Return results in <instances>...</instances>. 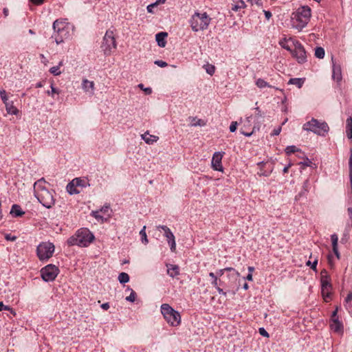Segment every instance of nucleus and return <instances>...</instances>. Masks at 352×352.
I'll return each instance as SVG.
<instances>
[{"mask_svg": "<svg viewBox=\"0 0 352 352\" xmlns=\"http://www.w3.org/2000/svg\"><path fill=\"white\" fill-rule=\"evenodd\" d=\"M278 43L283 48L290 52L299 64H303L307 61L306 51L303 45L294 38L283 35Z\"/></svg>", "mask_w": 352, "mask_h": 352, "instance_id": "1", "label": "nucleus"}, {"mask_svg": "<svg viewBox=\"0 0 352 352\" xmlns=\"http://www.w3.org/2000/svg\"><path fill=\"white\" fill-rule=\"evenodd\" d=\"M43 178L34 184V193L38 201L45 208H50L54 205L55 199L52 193L47 188Z\"/></svg>", "mask_w": 352, "mask_h": 352, "instance_id": "2", "label": "nucleus"}, {"mask_svg": "<svg viewBox=\"0 0 352 352\" xmlns=\"http://www.w3.org/2000/svg\"><path fill=\"white\" fill-rule=\"evenodd\" d=\"M94 239V234L87 228H80L74 235L68 239L67 244L70 246L78 245L80 247H87Z\"/></svg>", "mask_w": 352, "mask_h": 352, "instance_id": "3", "label": "nucleus"}, {"mask_svg": "<svg viewBox=\"0 0 352 352\" xmlns=\"http://www.w3.org/2000/svg\"><path fill=\"white\" fill-rule=\"evenodd\" d=\"M311 17V9L308 6L298 8L292 14V27L298 31L302 30L309 23Z\"/></svg>", "mask_w": 352, "mask_h": 352, "instance_id": "4", "label": "nucleus"}, {"mask_svg": "<svg viewBox=\"0 0 352 352\" xmlns=\"http://www.w3.org/2000/svg\"><path fill=\"white\" fill-rule=\"evenodd\" d=\"M53 29L54 33L52 38H54L55 42L58 45L70 36L71 27L69 23L65 21L56 20L53 23Z\"/></svg>", "mask_w": 352, "mask_h": 352, "instance_id": "5", "label": "nucleus"}, {"mask_svg": "<svg viewBox=\"0 0 352 352\" xmlns=\"http://www.w3.org/2000/svg\"><path fill=\"white\" fill-rule=\"evenodd\" d=\"M211 18L206 12H195L189 20V23L192 31L198 32L208 28Z\"/></svg>", "mask_w": 352, "mask_h": 352, "instance_id": "6", "label": "nucleus"}, {"mask_svg": "<svg viewBox=\"0 0 352 352\" xmlns=\"http://www.w3.org/2000/svg\"><path fill=\"white\" fill-rule=\"evenodd\" d=\"M161 313L165 320L170 326L177 327L181 323L179 313L173 309L168 304L164 303L161 305Z\"/></svg>", "mask_w": 352, "mask_h": 352, "instance_id": "7", "label": "nucleus"}, {"mask_svg": "<svg viewBox=\"0 0 352 352\" xmlns=\"http://www.w3.org/2000/svg\"><path fill=\"white\" fill-rule=\"evenodd\" d=\"M302 128L304 130L311 131L322 136H324L329 130V126L325 122H320L314 118L304 124Z\"/></svg>", "mask_w": 352, "mask_h": 352, "instance_id": "8", "label": "nucleus"}, {"mask_svg": "<svg viewBox=\"0 0 352 352\" xmlns=\"http://www.w3.org/2000/svg\"><path fill=\"white\" fill-rule=\"evenodd\" d=\"M117 44L114 36V33L112 30H109L103 38V41L101 45L104 53L106 55H109L113 50L116 49Z\"/></svg>", "mask_w": 352, "mask_h": 352, "instance_id": "9", "label": "nucleus"}, {"mask_svg": "<svg viewBox=\"0 0 352 352\" xmlns=\"http://www.w3.org/2000/svg\"><path fill=\"white\" fill-rule=\"evenodd\" d=\"M36 250L40 260H48L54 252V245L50 242H43L38 245Z\"/></svg>", "mask_w": 352, "mask_h": 352, "instance_id": "10", "label": "nucleus"}, {"mask_svg": "<svg viewBox=\"0 0 352 352\" xmlns=\"http://www.w3.org/2000/svg\"><path fill=\"white\" fill-rule=\"evenodd\" d=\"M88 180L85 178H75L67 185V190L70 195L78 194L80 189L89 186Z\"/></svg>", "mask_w": 352, "mask_h": 352, "instance_id": "11", "label": "nucleus"}, {"mask_svg": "<svg viewBox=\"0 0 352 352\" xmlns=\"http://www.w3.org/2000/svg\"><path fill=\"white\" fill-rule=\"evenodd\" d=\"M41 276L45 281H52L58 275V269L54 265H48L42 268Z\"/></svg>", "mask_w": 352, "mask_h": 352, "instance_id": "12", "label": "nucleus"}, {"mask_svg": "<svg viewBox=\"0 0 352 352\" xmlns=\"http://www.w3.org/2000/svg\"><path fill=\"white\" fill-rule=\"evenodd\" d=\"M157 229H162L164 234V236L166 238L168 243L170 245L171 252H175L176 250V243L175 238L173 233L171 232L170 228L166 226H158Z\"/></svg>", "mask_w": 352, "mask_h": 352, "instance_id": "13", "label": "nucleus"}, {"mask_svg": "<svg viewBox=\"0 0 352 352\" xmlns=\"http://www.w3.org/2000/svg\"><path fill=\"white\" fill-rule=\"evenodd\" d=\"M321 289H332L331 277L328 272L323 269L320 272Z\"/></svg>", "mask_w": 352, "mask_h": 352, "instance_id": "14", "label": "nucleus"}, {"mask_svg": "<svg viewBox=\"0 0 352 352\" xmlns=\"http://www.w3.org/2000/svg\"><path fill=\"white\" fill-rule=\"evenodd\" d=\"M82 88L85 92L88 93L92 96L94 94L95 84L94 81H90L87 79H83L82 82Z\"/></svg>", "mask_w": 352, "mask_h": 352, "instance_id": "15", "label": "nucleus"}, {"mask_svg": "<svg viewBox=\"0 0 352 352\" xmlns=\"http://www.w3.org/2000/svg\"><path fill=\"white\" fill-rule=\"evenodd\" d=\"M251 119H252V117H248L243 122V126L241 128V133H242V134L245 135V136H250L254 133V128L252 129L251 127H250Z\"/></svg>", "mask_w": 352, "mask_h": 352, "instance_id": "16", "label": "nucleus"}, {"mask_svg": "<svg viewBox=\"0 0 352 352\" xmlns=\"http://www.w3.org/2000/svg\"><path fill=\"white\" fill-rule=\"evenodd\" d=\"M222 156L223 155H212L211 164L214 170L221 172L223 171V166L221 164Z\"/></svg>", "mask_w": 352, "mask_h": 352, "instance_id": "17", "label": "nucleus"}, {"mask_svg": "<svg viewBox=\"0 0 352 352\" xmlns=\"http://www.w3.org/2000/svg\"><path fill=\"white\" fill-rule=\"evenodd\" d=\"M168 36V33L165 32H161L155 35V40L157 45L161 47H164L166 44V38Z\"/></svg>", "mask_w": 352, "mask_h": 352, "instance_id": "18", "label": "nucleus"}, {"mask_svg": "<svg viewBox=\"0 0 352 352\" xmlns=\"http://www.w3.org/2000/svg\"><path fill=\"white\" fill-rule=\"evenodd\" d=\"M167 274L172 278H175L179 274V267L177 265L166 264Z\"/></svg>", "mask_w": 352, "mask_h": 352, "instance_id": "19", "label": "nucleus"}, {"mask_svg": "<svg viewBox=\"0 0 352 352\" xmlns=\"http://www.w3.org/2000/svg\"><path fill=\"white\" fill-rule=\"evenodd\" d=\"M330 327L331 330L337 333H343V324L339 320H331Z\"/></svg>", "mask_w": 352, "mask_h": 352, "instance_id": "20", "label": "nucleus"}, {"mask_svg": "<svg viewBox=\"0 0 352 352\" xmlns=\"http://www.w3.org/2000/svg\"><path fill=\"white\" fill-rule=\"evenodd\" d=\"M331 242H332L333 251L335 255L336 256V257L339 259L340 258V252H339L338 248V235L336 234H331Z\"/></svg>", "mask_w": 352, "mask_h": 352, "instance_id": "21", "label": "nucleus"}, {"mask_svg": "<svg viewBox=\"0 0 352 352\" xmlns=\"http://www.w3.org/2000/svg\"><path fill=\"white\" fill-rule=\"evenodd\" d=\"M142 138L145 141L146 143L151 144L157 141L159 138L157 136L151 135L148 132H145L142 135Z\"/></svg>", "mask_w": 352, "mask_h": 352, "instance_id": "22", "label": "nucleus"}, {"mask_svg": "<svg viewBox=\"0 0 352 352\" xmlns=\"http://www.w3.org/2000/svg\"><path fill=\"white\" fill-rule=\"evenodd\" d=\"M6 111L8 113L12 115H17L19 113L18 109L14 105L12 101H10L9 102L5 104Z\"/></svg>", "mask_w": 352, "mask_h": 352, "instance_id": "23", "label": "nucleus"}, {"mask_svg": "<svg viewBox=\"0 0 352 352\" xmlns=\"http://www.w3.org/2000/svg\"><path fill=\"white\" fill-rule=\"evenodd\" d=\"M346 134L349 139L352 138V116L346 120Z\"/></svg>", "mask_w": 352, "mask_h": 352, "instance_id": "24", "label": "nucleus"}, {"mask_svg": "<svg viewBox=\"0 0 352 352\" xmlns=\"http://www.w3.org/2000/svg\"><path fill=\"white\" fill-rule=\"evenodd\" d=\"M10 214L14 217H21L24 214V212L21 210V208L19 205L14 204L12 206Z\"/></svg>", "mask_w": 352, "mask_h": 352, "instance_id": "25", "label": "nucleus"}, {"mask_svg": "<svg viewBox=\"0 0 352 352\" xmlns=\"http://www.w3.org/2000/svg\"><path fill=\"white\" fill-rule=\"evenodd\" d=\"M304 82H305V78H291L289 80L288 84L294 85L297 87L300 88V87H302Z\"/></svg>", "mask_w": 352, "mask_h": 352, "instance_id": "26", "label": "nucleus"}, {"mask_svg": "<svg viewBox=\"0 0 352 352\" xmlns=\"http://www.w3.org/2000/svg\"><path fill=\"white\" fill-rule=\"evenodd\" d=\"M332 289H321L322 298L325 302H329L331 300Z\"/></svg>", "mask_w": 352, "mask_h": 352, "instance_id": "27", "label": "nucleus"}, {"mask_svg": "<svg viewBox=\"0 0 352 352\" xmlns=\"http://www.w3.org/2000/svg\"><path fill=\"white\" fill-rule=\"evenodd\" d=\"M118 280L120 283H126L129 281V276L127 273L121 272L118 276Z\"/></svg>", "mask_w": 352, "mask_h": 352, "instance_id": "28", "label": "nucleus"}, {"mask_svg": "<svg viewBox=\"0 0 352 352\" xmlns=\"http://www.w3.org/2000/svg\"><path fill=\"white\" fill-rule=\"evenodd\" d=\"M223 270H225V271L232 272V273L229 275V276L230 277V278H232L234 280H236L237 279V278L239 276V273L232 267H226V268H224Z\"/></svg>", "mask_w": 352, "mask_h": 352, "instance_id": "29", "label": "nucleus"}, {"mask_svg": "<svg viewBox=\"0 0 352 352\" xmlns=\"http://www.w3.org/2000/svg\"><path fill=\"white\" fill-rule=\"evenodd\" d=\"M62 65H63V63L60 62L58 65L51 67L50 69V73L54 74V76L60 75L61 74L60 68V66H62Z\"/></svg>", "mask_w": 352, "mask_h": 352, "instance_id": "30", "label": "nucleus"}, {"mask_svg": "<svg viewBox=\"0 0 352 352\" xmlns=\"http://www.w3.org/2000/svg\"><path fill=\"white\" fill-rule=\"evenodd\" d=\"M256 85L259 88H264L266 87H271L272 86L270 85L265 80H264L262 78H258L256 80Z\"/></svg>", "mask_w": 352, "mask_h": 352, "instance_id": "31", "label": "nucleus"}, {"mask_svg": "<svg viewBox=\"0 0 352 352\" xmlns=\"http://www.w3.org/2000/svg\"><path fill=\"white\" fill-rule=\"evenodd\" d=\"M315 56L318 58H323L324 56V50L321 47H318L315 50Z\"/></svg>", "mask_w": 352, "mask_h": 352, "instance_id": "32", "label": "nucleus"}, {"mask_svg": "<svg viewBox=\"0 0 352 352\" xmlns=\"http://www.w3.org/2000/svg\"><path fill=\"white\" fill-rule=\"evenodd\" d=\"M298 152H300V150L296 146H289L285 148L286 154H292Z\"/></svg>", "mask_w": 352, "mask_h": 352, "instance_id": "33", "label": "nucleus"}, {"mask_svg": "<svg viewBox=\"0 0 352 352\" xmlns=\"http://www.w3.org/2000/svg\"><path fill=\"white\" fill-rule=\"evenodd\" d=\"M204 69H206V72L210 74L213 75L215 72V67L212 65L206 64L204 65Z\"/></svg>", "mask_w": 352, "mask_h": 352, "instance_id": "34", "label": "nucleus"}, {"mask_svg": "<svg viewBox=\"0 0 352 352\" xmlns=\"http://www.w3.org/2000/svg\"><path fill=\"white\" fill-rule=\"evenodd\" d=\"M140 234L142 237V243H144L145 244L148 243V241L147 239L146 233V226H143L142 229L140 232Z\"/></svg>", "mask_w": 352, "mask_h": 352, "instance_id": "35", "label": "nucleus"}, {"mask_svg": "<svg viewBox=\"0 0 352 352\" xmlns=\"http://www.w3.org/2000/svg\"><path fill=\"white\" fill-rule=\"evenodd\" d=\"M192 126H204L205 125V122L201 119H197V118H193L192 119V122L190 123Z\"/></svg>", "mask_w": 352, "mask_h": 352, "instance_id": "36", "label": "nucleus"}, {"mask_svg": "<svg viewBox=\"0 0 352 352\" xmlns=\"http://www.w3.org/2000/svg\"><path fill=\"white\" fill-rule=\"evenodd\" d=\"M333 78L334 79H336L337 81H339L341 80V72L340 68H333Z\"/></svg>", "mask_w": 352, "mask_h": 352, "instance_id": "37", "label": "nucleus"}, {"mask_svg": "<svg viewBox=\"0 0 352 352\" xmlns=\"http://www.w3.org/2000/svg\"><path fill=\"white\" fill-rule=\"evenodd\" d=\"M0 97L5 104L10 102L6 90L3 89L0 91Z\"/></svg>", "mask_w": 352, "mask_h": 352, "instance_id": "38", "label": "nucleus"}, {"mask_svg": "<svg viewBox=\"0 0 352 352\" xmlns=\"http://www.w3.org/2000/svg\"><path fill=\"white\" fill-rule=\"evenodd\" d=\"M349 179H350L351 192L352 193V155H350V158L349 160Z\"/></svg>", "mask_w": 352, "mask_h": 352, "instance_id": "39", "label": "nucleus"}, {"mask_svg": "<svg viewBox=\"0 0 352 352\" xmlns=\"http://www.w3.org/2000/svg\"><path fill=\"white\" fill-rule=\"evenodd\" d=\"M209 276L212 278V285L214 287H217V286L219 285H218V277H217V276H216V274L214 273H213V272H210L209 273Z\"/></svg>", "mask_w": 352, "mask_h": 352, "instance_id": "40", "label": "nucleus"}, {"mask_svg": "<svg viewBox=\"0 0 352 352\" xmlns=\"http://www.w3.org/2000/svg\"><path fill=\"white\" fill-rule=\"evenodd\" d=\"M3 310L10 311V312L12 314H14V315L16 314L15 311L12 308H10L9 306L4 305L3 302H0V311H1Z\"/></svg>", "mask_w": 352, "mask_h": 352, "instance_id": "41", "label": "nucleus"}, {"mask_svg": "<svg viewBox=\"0 0 352 352\" xmlns=\"http://www.w3.org/2000/svg\"><path fill=\"white\" fill-rule=\"evenodd\" d=\"M245 3L243 1H240V2H238L237 4L234 5L232 8V10L236 12L238 11L239 10L245 7Z\"/></svg>", "mask_w": 352, "mask_h": 352, "instance_id": "42", "label": "nucleus"}, {"mask_svg": "<svg viewBox=\"0 0 352 352\" xmlns=\"http://www.w3.org/2000/svg\"><path fill=\"white\" fill-rule=\"evenodd\" d=\"M135 298H136V293L133 290H131L130 295L126 298V300L127 301L133 302L135 300Z\"/></svg>", "mask_w": 352, "mask_h": 352, "instance_id": "43", "label": "nucleus"}, {"mask_svg": "<svg viewBox=\"0 0 352 352\" xmlns=\"http://www.w3.org/2000/svg\"><path fill=\"white\" fill-rule=\"evenodd\" d=\"M138 87L143 90L146 95H150L152 93V89L151 87L144 88L142 84H139Z\"/></svg>", "mask_w": 352, "mask_h": 352, "instance_id": "44", "label": "nucleus"}, {"mask_svg": "<svg viewBox=\"0 0 352 352\" xmlns=\"http://www.w3.org/2000/svg\"><path fill=\"white\" fill-rule=\"evenodd\" d=\"M92 216H94L98 221H104V218L102 216L99 214V211H92Z\"/></svg>", "mask_w": 352, "mask_h": 352, "instance_id": "45", "label": "nucleus"}, {"mask_svg": "<svg viewBox=\"0 0 352 352\" xmlns=\"http://www.w3.org/2000/svg\"><path fill=\"white\" fill-rule=\"evenodd\" d=\"M317 263H318V261L317 260H315L313 263H311L310 261H308L307 262L306 265H308V266H310L312 270H316Z\"/></svg>", "mask_w": 352, "mask_h": 352, "instance_id": "46", "label": "nucleus"}, {"mask_svg": "<svg viewBox=\"0 0 352 352\" xmlns=\"http://www.w3.org/2000/svg\"><path fill=\"white\" fill-rule=\"evenodd\" d=\"M338 307H337L335 311L331 314V321L334 320H339L338 316Z\"/></svg>", "mask_w": 352, "mask_h": 352, "instance_id": "47", "label": "nucleus"}, {"mask_svg": "<svg viewBox=\"0 0 352 352\" xmlns=\"http://www.w3.org/2000/svg\"><path fill=\"white\" fill-rule=\"evenodd\" d=\"M259 333L266 338L269 337V333L266 331V330L263 327H261L258 329Z\"/></svg>", "mask_w": 352, "mask_h": 352, "instance_id": "48", "label": "nucleus"}, {"mask_svg": "<svg viewBox=\"0 0 352 352\" xmlns=\"http://www.w3.org/2000/svg\"><path fill=\"white\" fill-rule=\"evenodd\" d=\"M300 164H302L304 166H311L313 164L312 162L308 158L304 160V161L300 162Z\"/></svg>", "mask_w": 352, "mask_h": 352, "instance_id": "49", "label": "nucleus"}, {"mask_svg": "<svg viewBox=\"0 0 352 352\" xmlns=\"http://www.w3.org/2000/svg\"><path fill=\"white\" fill-rule=\"evenodd\" d=\"M155 64L160 67H165L168 65V64L163 60H155Z\"/></svg>", "mask_w": 352, "mask_h": 352, "instance_id": "50", "label": "nucleus"}, {"mask_svg": "<svg viewBox=\"0 0 352 352\" xmlns=\"http://www.w3.org/2000/svg\"><path fill=\"white\" fill-rule=\"evenodd\" d=\"M109 209H110V207L109 205H106V206H104L103 207H102L100 210V212L105 214V213H108L109 211Z\"/></svg>", "mask_w": 352, "mask_h": 352, "instance_id": "51", "label": "nucleus"}, {"mask_svg": "<svg viewBox=\"0 0 352 352\" xmlns=\"http://www.w3.org/2000/svg\"><path fill=\"white\" fill-rule=\"evenodd\" d=\"M237 126V122H232L230 126V131L231 132H234L236 129Z\"/></svg>", "mask_w": 352, "mask_h": 352, "instance_id": "52", "label": "nucleus"}, {"mask_svg": "<svg viewBox=\"0 0 352 352\" xmlns=\"http://www.w3.org/2000/svg\"><path fill=\"white\" fill-rule=\"evenodd\" d=\"M5 239L7 240V241H14L16 239V236H12L11 234H6L5 236Z\"/></svg>", "mask_w": 352, "mask_h": 352, "instance_id": "53", "label": "nucleus"}, {"mask_svg": "<svg viewBox=\"0 0 352 352\" xmlns=\"http://www.w3.org/2000/svg\"><path fill=\"white\" fill-rule=\"evenodd\" d=\"M157 6V3H153L147 6V11L150 13H153V9Z\"/></svg>", "mask_w": 352, "mask_h": 352, "instance_id": "54", "label": "nucleus"}, {"mask_svg": "<svg viewBox=\"0 0 352 352\" xmlns=\"http://www.w3.org/2000/svg\"><path fill=\"white\" fill-rule=\"evenodd\" d=\"M52 89V96L54 97V94H59L60 91L56 88H55L52 85H51Z\"/></svg>", "mask_w": 352, "mask_h": 352, "instance_id": "55", "label": "nucleus"}, {"mask_svg": "<svg viewBox=\"0 0 352 352\" xmlns=\"http://www.w3.org/2000/svg\"><path fill=\"white\" fill-rule=\"evenodd\" d=\"M265 18L269 20L272 17V13L268 10H263Z\"/></svg>", "mask_w": 352, "mask_h": 352, "instance_id": "56", "label": "nucleus"}, {"mask_svg": "<svg viewBox=\"0 0 352 352\" xmlns=\"http://www.w3.org/2000/svg\"><path fill=\"white\" fill-rule=\"evenodd\" d=\"M34 4L41 5L42 4L45 0H30Z\"/></svg>", "mask_w": 352, "mask_h": 352, "instance_id": "57", "label": "nucleus"}, {"mask_svg": "<svg viewBox=\"0 0 352 352\" xmlns=\"http://www.w3.org/2000/svg\"><path fill=\"white\" fill-rule=\"evenodd\" d=\"M215 288L218 291L219 294H222L223 296H226V292H223V290L221 288H220L219 285L217 286V287Z\"/></svg>", "mask_w": 352, "mask_h": 352, "instance_id": "58", "label": "nucleus"}, {"mask_svg": "<svg viewBox=\"0 0 352 352\" xmlns=\"http://www.w3.org/2000/svg\"><path fill=\"white\" fill-rule=\"evenodd\" d=\"M224 272H225V270H223V269L219 270L216 272V276H217V277L221 276L223 274Z\"/></svg>", "mask_w": 352, "mask_h": 352, "instance_id": "59", "label": "nucleus"}, {"mask_svg": "<svg viewBox=\"0 0 352 352\" xmlns=\"http://www.w3.org/2000/svg\"><path fill=\"white\" fill-rule=\"evenodd\" d=\"M348 238H349V234L348 233L344 234V236L341 239L342 242H346L348 240Z\"/></svg>", "mask_w": 352, "mask_h": 352, "instance_id": "60", "label": "nucleus"}, {"mask_svg": "<svg viewBox=\"0 0 352 352\" xmlns=\"http://www.w3.org/2000/svg\"><path fill=\"white\" fill-rule=\"evenodd\" d=\"M101 307L104 310H107L109 308V305L108 302H105L101 305Z\"/></svg>", "mask_w": 352, "mask_h": 352, "instance_id": "61", "label": "nucleus"}, {"mask_svg": "<svg viewBox=\"0 0 352 352\" xmlns=\"http://www.w3.org/2000/svg\"><path fill=\"white\" fill-rule=\"evenodd\" d=\"M345 300L347 302L351 301V300H352V292L348 294V296H346Z\"/></svg>", "mask_w": 352, "mask_h": 352, "instance_id": "62", "label": "nucleus"}, {"mask_svg": "<svg viewBox=\"0 0 352 352\" xmlns=\"http://www.w3.org/2000/svg\"><path fill=\"white\" fill-rule=\"evenodd\" d=\"M245 279L250 281L252 280V274L251 273H249L245 277Z\"/></svg>", "mask_w": 352, "mask_h": 352, "instance_id": "63", "label": "nucleus"}, {"mask_svg": "<svg viewBox=\"0 0 352 352\" xmlns=\"http://www.w3.org/2000/svg\"><path fill=\"white\" fill-rule=\"evenodd\" d=\"M347 210H348L349 218L352 220V208H349Z\"/></svg>", "mask_w": 352, "mask_h": 352, "instance_id": "64", "label": "nucleus"}]
</instances>
